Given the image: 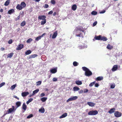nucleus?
Segmentation results:
<instances>
[{"label": "nucleus", "mask_w": 122, "mask_h": 122, "mask_svg": "<svg viewBox=\"0 0 122 122\" xmlns=\"http://www.w3.org/2000/svg\"><path fill=\"white\" fill-rule=\"evenodd\" d=\"M82 68L83 70L85 71V76H89L92 75V73L88 68L85 67H83Z\"/></svg>", "instance_id": "nucleus-1"}, {"label": "nucleus", "mask_w": 122, "mask_h": 122, "mask_svg": "<svg viewBox=\"0 0 122 122\" xmlns=\"http://www.w3.org/2000/svg\"><path fill=\"white\" fill-rule=\"evenodd\" d=\"M86 43L84 41V43H81L78 46L79 48L80 49H82L87 47L86 45Z\"/></svg>", "instance_id": "nucleus-2"}, {"label": "nucleus", "mask_w": 122, "mask_h": 122, "mask_svg": "<svg viewBox=\"0 0 122 122\" xmlns=\"http://www.w3.org/2000/svg\"><path fill=\"white\" fill-rule=\"evenodd\" d=\"M98 112L96 110L91 111L88 113V114L90 115H95L98 114Z\"/></svg>", "instance_id": "nucleus-3"}, {"label": "nucleus", "mask_w": 122, "mask_h": 122, "mask_svg": "<svg viewBox=\"0 0 122 122\" xmlns=\"http://www.w3.org/2000/svg\"><path fill=\"white\" fill-rule=\"evenodd\" d=\"M16 109H15V107L14 106H12V107L8 109L7 111V114H9L14 112Z\"/></svg>", "instance_id": "nucleus-4"}, {"label": "nucleus", "mask_w": 122, "mask_h": 122, "mask_svg": "<svg viewBox=\"0 0 122 122\" xmlns=\"http://www.w3.org/2000/svg\"><path fill=\"white\" fill-rule=\"evenodd\" d=\"M78 98V97L76 96H73L68 99L66 101L67 102H68L71 101L75 100Z\"/></svg>", "instance_id": "nucleus-5"}, {"label": "nucleus", "mask_w": 122, "mask_h": 122, "mask_svg": "<svg viewBox=\"0 0 122 122\" xmlns=\"http://www.w3.org/2000/svg\"><path fill=\"white\" fill-rule=\"evenodd\" d=\"M115 116L117 117H120L122 115L121 113L118 111H116L114 113Z\"/></svg>", "instance_id": "nucleus-6"}, {"label": "nucleus", "mask_w": 122, "mask_h": 122, "mask_svg": "<svg viewBox=\"0 0 122 122\" xmlns=\"http://www.w3.org/2000/svg\"><path fill=\"white\" fill-rule=\"evenodd\" d=\"M24 47V45L23 44H20L18 45V47L16 48V50H19L22 49Z\"/></svg>", "instance_id": "nucleus-7"}, {"label": "nucleus", "mask_w": 122, "mask_h": 122, "mask_svg": "<svg viewBox=\"0 0 122 122\" xmlns=\"http://www.w3.org/2000/svg\"><path fill=\"white\" fill-rule=\"evenodd\" d=\"M118 68V66L117 65H115L113 66L112 69V70L113 71H115L117 70Z\"/></svg>", "instance_id": "nucleus-8"}, {"label": "nucleus", "mask_w": 122, "mask_h": 122, "mask_svg": "<svg viewBox=\"0 0 122 122\" xmlns=\"http://www.w3.org/2000/svg\"><path fill=\"white\" fill-rule=\"evenodd\" d=\"M87 104L89 106L91 107L94 106L95 104L94 103L90 102H88L87 103Z\"/></svg>", "instance_id": "nucleus-9"}, {"label": "nucleus", "mask_w": 122, "mask_h": 122, "mask_svg": "<svg viewBox=\"0 0 122 122\" xmlns=\"http://www.w3.org/2000/svg\"><path fill=\"white\" fill-rule=\"evenodd\" d=\"M46 16L44 15H41L39 16H38V18L39 19L41 20H43L45 19H46Z\"/></svg>", "instance_id": "nucleus-10"}, {"label": "nucleus", "mask_w": 122, "mask_h": 122, "mask_svg": "<svg viewBox=\"0 0 122 122\" xmlns=\"http://www.w3.org/2000/svg\"><path fill=\"white\" fill-rule=\"evenodd\" d=\"M50 71L52 73H55L57 72V69L56 68L52 69L50 70Z\"/></svg>", "instance_id": "nucleus-11"}, {"label": "nucleus", "mask_w": 122, "mask_h": 122, "mask_svg": "<svg viewBox=\"0 0 122 122\" xmlns=\"http://www.w3.org/2000/svg\"><path fill=\"white\" fill-rule=\"evenodd\" d=\"M115 110V108H112L108 111V112L110 114H112L114 112Z\"/></svg>", "instance_id": "nucleus-12"}, {"label": "nucleus", "mask_w": 122, "mask_h": 122, "mask_svg": "<svg viewBox=\"0 0 122 122\" xmlns=\"http://www.w3.org/2000/svg\"><path fill=\"white\" fill-rule=\"evenodd\" d=\"M29 94V93L28 92H24L22 93L21 95L23 97H25Z\"/></svg>", "instance_id": "nucleus-13"}, {"label": "nucleus", "mask_w": 122, "mask_h": 122, "mask_svg": "<svg viewBox=\"0 0 122 122\" xmlns=\"http://www.w3.org/2000/svg\"><path fill=\"white\" fill-rule=\"evenodd\" d=\"M67 114L66 113H63L61 116L59 117L60 118H64L67 116Z\"/></svg>", "instance_id": "nucleus-14"}, {"label": "nucleus", "mask_w": 122, "mask_h": 122, "mask_svg": "<svg viewBox=\"0 0 122 122\" xmlns=\"http://www.w3.org/2000/svg\"><path fill=\"white\" fill-rule=\"evenodd\" d=\"M20 6V5L18 4L16 7V9L19 10H21L23 8Z\"/></svg>", "instance_id": "nucleus-15"}, {"label": "nucleus", "mask_w": 122, "mask_h": 122, "mask_svg": "<svg viewBox=\"0 0 122 122\" xmlns=\"http://www.w3.org/2000/svg\"><path fill=\"white\" fill-rule=\"evenodd\" d=\"M80 89L77 86H75L73 88V90L74 92L78 91L80 90Z\"/></svg>", "instance_id": "nucleus-16"}, {"label": "nucleus", "mask_w": 122, "mask_h": 122, "mask_svg": "<svg viewBox=\"0 0 122 122\" xmlns=\"http://www.w3.org/2000/svg\"><path fill=\"white\" fill-rule=\"evenodd\" d=\"M101 36L99 35L98 36H96L94 38L95 39L97 40H101Z\"/></svg>", "instance_id": "nucleus-17"}, {"label": "nucleus", "mask_w": 122, "mask_h": 122, "mask_svg": "<svg viewBox=\"0 0 122 122\" xmlns=\"http://www.w3.org/2000/svg\"><path fill=\"white\" fill-rule=\"evenodd\" d=\"M71 8L72 10L75 11L77 8V6L76 5L74 4L72 6Z\"/></svg>", "instance_id": "nucleus-18"}, {"label": "nucleus", "mask_w": 122, "mask_h": 122, "mask_svg": "<svg viewBox=\"0 0 122 122\" xmlns=\"http://www.w3.org/2000/svg\"><path fill=\"white\" fill-rule=\"evenodd\" d=\"M20 5H21V6L22 7V8L25 7L26 5L25 3L24 2H22L21 3Z\"/></svg>", "instance_id": "nucleus-19"}, {"label": "nucleus", "mask_w": 122, "mask_h": 122, "mask_svg": "<svg viewBox=\"0 0 122 122\" xmlns=\"http://www.w3.org/2000/svg\"><path fill=\"white\" fill-rule=\"evenodd\" d=\"M76 83L78 85H80L82 84V83L81 81L77 80L75 81Z\"/></svg>", "instance_id": "nucleus-20"}, {"label": "nucleus", "mask_w": 122, "mask_h": 122, "mask_svg": "<svg viewBox=\"0 0 122 122\" xmlns=\"http://www.w3.org/2000/svg\"><path fill=\"white\" fill-rule=\"evenodd\" d=\"M57 33L56 31L53 34L52 36V38L53 39H54L55 38L57 35Z\"/></svg>", "instance_id": "nucleus-21"}, {"label": "nucleus", "mask_w": 122, "mask_h": 122, "mask_svg": "<svg viewBox=\"0 0 122 122\" xmlns=\"http://www.w3.org/2000/svg\"><path fill=\"white\" fill-rule=\"evenodd\" d=\"M22 109L25 111L26 109L27 106L25 103H24L22 106Z\"/></svg>", "instance_id": "nucleus-22"}, {"label": "nucleus", "mask_w": 122, "mask_h": 122, "mask_svg": "<svg viewBox=\"0 0 122 122\" xmlns=\"http://www.w3.org/2000/svg\"><path fill=\"white\" fill-rule=\"evenodd\" d=\"M14 53L13 52L11 53L10 54H8L7 56V57L9 58H11L12 56Z\"/></svg>", "instance_id": "nucleus-23"}, {"label": "nucleus", "mask_w": 122, "mask_h": 122, "mask_svg": "<svg viewBox=\"0 0 122 122\" xmlns=\"http://www.w3.org/2000/svg\"><path fill=\"white\" fill-rule=\"evenodd\" d=\"M103 77L102 76H99L96 79L97 81H101L102 80Z\"/></svg>", "instance_id": "nucleus-24"}, {"label": "nucleus", "mask_w": 122, "mask_h": 122, "mask_svg": "<svg viewBox=\"0 0 122 122\" xmlns=\"http://www.w3.org/2000/svg\"><path fill=\"white\" fill-rule=\"evenodd\" d=\"M113 48V46L110 44H108L107 47V48L109 50H111Z\"/></svg>", "instance_id": "nucleus-25"}, {"label": "nucleus", "mask_w": 122, "mask_h": 122, "mask_svg": "<svg viewBox=\"0 0 122 122\" xmlns=\"http://www.w3.org/2000/svg\"><path fill=\"white\" fill-rule=\"evenodd\" d=\"M107 38L104 37V36H102L101 37V40L103 41H107Z\"/></svg>", "instance_id": "nucleus-26"}, {"label": "nucleus", "mask_w": 122, "mask_h": 122, "mask_svg": "<svg viewBox=\"0 0 122 122\" xmlns=\"http://www.w3.org/2000/svg\"><path fill=\"white\" fill-rule=\"evenodd\" d=\"M37 56V55L36 54H34L33 55H31L30 56V58H34L35 57Z\"/></svg>", "instance_id": "nucleus-27"}, {"label": "nucleus", "mask_w": 122, "mask_h": 122, "mask_svg": "<svg viewBox=\"0 0 122 122\" xmlns=\"http://www.w3.org/2000/svg\"><path fill=\"white\" fill-rule=\"evenodd\" d=\"M115 84L111 83L110 84V88L112 89H113L115 88Z\"/></svg>", "instance_id": "nucleus-28"}, {"label": "nucleus", "mask_w": 122, "mask_h": 122, "mask_svg": "<svg viewBox=\"0 0 122 122\" xmlns=\"http://www.w3.org/2000/svg\"><path fill=\"white\" fill-rule=\"evenodd\" d=\"M10 2V0H7L5 3L4 5L6 6L8 5Z\"/></svg>", "instance_id": "nucleus-29"}, {"label": "nucleus", "mask_w": 122, "mask_h": 122, "mask_svg": "<svg viewBox=\"0 0 122 122\" xmlns=\"http://www.w3.org/2000/svg\"><path fill=\"white\" fill-rule=\"evenodd\" d=\"M39 111L41 113H44L45 112V110L44 108H41L39 110Z\"/></svg>", "instance_id": "nucleus-30"}, {"label": "nucleus", "mask_w": 122, "mask_h": 122, "mask_svg": "<svg viewBox=\"0 0 122 122\" xmlns=\"http://www.w3.org/2000/svg\"><path fill=\"white\" fill-rule=\"evenodd\" d=\"M47 99V98L46 97H43L41 98V100L43 102H45Z\"/></svg>", "instance_id": "nucleus-31"}, {"label": "nucleus", "mask_w": 122, "mask_h": 122, "mask_svg": "<svg viewBox=\"0 0 122 122\" xmlns=\"http://www.w3.org/2000/svg\"><path fill=\"white\" fill-rule=\"evenodd\" d=\"M14 10L13 9H11L10 10L8 11V13L9 14H11L12 13L14 12Z\"/></svg>", "instance_id": "nucleus-32"}, {"label": "nucleus", "mask_w": 122, "mask_h": 122, "mask_svg": "<svg viewBox=\"0 0 122 122\" xmlns=\"http://www.w3.org/2000/svg\"><path fill=\"white\" fill-rule=\"evenodd\" d=\"M16 84H14L12 86L10 87V89L11 90H13L14 88H15V87L16 86Z\"/></svg>", "instance_id": "nucleus-33"}, {"label": "nucleus", "mask_w": 122, "mask_h": 122, "mask_svg": "<svg viewBox=\"0 0 122 122\" xmlns=\"http://www.w3.org/2000/svg\"><path fill=\"white\" fill-rule=\"evenodd\" d=\"M21 104V103L20 102H17L16 103V104L17 107H19Z\"/></svg>", "instance_id": "nucleus-34"}, {"label": "nucleus", "mask_w": 122, "mask_h": 122, "mask_svg": "<svg viewBox=\"0 0 122 122\" xmlns=\"http://www.w3.org/2000/svg\"><path fill=\"white\" fill-rule=\"evenodd\" d=\"M39 91V89H37L34 91L33 92V94H35L37 93Z\"/></svg>", "instance_id": "nucleus-35"}, {"label": "nucleus", "mask_w": 122, "mask_h": 122, "mask_svg": "<svg viewBox=\"0 0 122 122\" xmlns=\"http://www.w3.org/2000/svg\"><path fill=\"white\" fill-rule=\"evenodd\" d=\"M73 65L75 66H76L78 65V63L77 62L75 61L73 62Z\"/></svg>", "instance_id": "nucleus-36"}, {"label": "nucleus", "mask_w": 122, "mask_h": 122, "mask_svg": "<svg viewBox=\"0 0 122 122\" xmlns=\"http://www.w3.org/2000/svg\"><path fill=\"white\" fill-rule=\"evenodd\" d=\"M31 52V51L30 50H28L25 52V54L26 55H28L30 54Z\"/></svg>", "instance_id": "nucleus-37"}, {"label": "nucleus", "mask_w": 122, "mask_h": 122, "mask_svg": "<svg viewBox=\"0 0 122 122\" xmlns=\"http://www.w3.org/2000/svg\"><path fill=\"white\" fill-rule=\"evenodd\" d=\"M97 12L95 11H93L91 12V14L93 15H97Z\"/></svg>", "instance_id": "nucleus-38"}, {"label": "nucleus", "mask_w": 122, "mask_h": 122, "mask_svg": "<svg viewBox=\"0 0 122 122\" xmlns=\"http://www.w3.org/2000/svg\"><path fill=\"white\" fill-rule=\"evenodd\" d=\"M46 23V20L45 19L44 20H43L41 21V25H43L45 24Z\"/></svg>", "instance_id": "nucleus-39"}, {"label": "nucleus", "mask_w": 122, "mask_h": 122, "mask_svg": "<svg viewBox=\"0 0 122 122\" xmlns=\"http://www.w3.org/2000/svg\"><path fill=\"white\" fill-rule=\"evenodd\" d=\"M41 36H40L38 37H37L36 38L35 40L36 41H38L39 40H40L41 39Z\"/></svg>", "instance_id": "nucleus-40"}, {"label": "nucleus", "mask_w": 122, "mask_h": 122, "mask_svg": "<svg viewBox=\"0 0 122 122\" xmlns=\"http://www.w3.org/2000/svg\"><path fill=\"white\" fill-rule=\"evenodd\" d=\"M33 117V115L32 114H30L27 117V118L28 119L30 118Z\"/></svg>", "instance_id": "nucleus-41"}, {"label": "nucleus", "mask_w": 122, "mask_h": 122, "mask_svg": "<svg viewBox=\"0 0 122 122\" xmlns=\"http://www.w3.org/2000/svg\"><path fill=\"white\" fill-rule=\"evenodd\" d=\"M41 81H38L36 82V85L37 86L40 85L41 84Z\"/></svg>", "instance_id": "nucleus-42"}, {"label": "nucleus", "mask_w": 122, "mask_h": 122, "mask_svg": "<svg viewBox=\"0 0 122 122\" xmlns=\"http://www.w3.org/2000/svg\"><path fill=\"white\" fill-rule=\"evenodd\" d=\"M25 21H23L21 23L20 25L21 26H23L25 25Z\"/></svg>", "instance_id": "nucleus-43"}, {"label": "nucleus", "mask_w": 122, "mask_h": 122, "mask_svg": "<svg viewBox=\"0 0 122 122\" xmlns=\"http://www.w3.org/2000/svg\"><path fill=\"white\" fill-rule=\"evenodd\" d=\"M32 41V39L31 38H29L28 39L27 42L28 43H30Z\"/></svg>", "instance_id": "nucleus-44"}, {"label": "nucleus", "mask_w": 122, "mask_h": 122, "mask_svg": "<svg viewBox=\"0 0 122 122\" xmlns=\"http://www.w3.org/2000/svg\"><path fill=\"white\" fill-rule=\"evenodd\" d=\"M55 1L54 0H51V3L53 5L55 4Z\"/></svg>", "instance_id": "nucleus-45"}, {"label": "nucleus", "mask_w": 122, "mask_h": 122, "mask_svg": "<svg viewBox=\"0 0 122 122\" xmlns=\"http://www.w3.org/2000/svg\"><path fill=\"white\" fill-rule=\"evenodd\" d=\"M5 84V83L4 82H2L0 84V88L2 86Z\"/></svg>", "instance_id": "nucleus-46"}, {"label": "nucleus", "mask_w": 122, "mask_h": 122, "mask_svg": "<svg viewBox=\"0 0 122 122\" xmlns=\"http://www.w3.org/2000/svg\"><path fill=\"white\" fill-rule=\"evenodd\" d=\"M84 93L87 92L88 91V90L86 89H85L84 90Z\"/></svg>", "instance_id": "nucleus-47"}, {"label": "nucleus", "mask_w": 122, "mask_h": 122, "mask_svg": "<svg viewBox=\"0 0 122 122\" xmlns=\"http://www.w3.org/2000/svg\"><path fill=\"white\" fill-rule=\"evenodd\" d=\"M97 21H95L93 23V26H95L97 24Z\"/></svg>", "instance_id": "nucleus-48"}, {"label": "nucleus", "mask_w": 122, "mask_h": 122, "mask_svg": "<svg viewBox=\"0 0 122 122\" xmlns=\"http://www.w3.org/2000/svg\"><path fill=\"white\" fill-rule=\"evenodd\" d=\"M12 42V40L11 39L9 40L8 42V43L9 44H11Z\"/></svg>", "instance_id": "nucleus-49"}, {"label": "nucleus", "mask_w": 122, "mask_h": 122, "mask_svg": "<svg viewBox=\"0 0 122 122\" xmlns=\"http://www.w3.org/2000/svg\"><path fill=\"white\" fill-rule=\"evenodd\" d=\"M45 94L44 93H42L40 94V97H43L45 96Z\"/></svg>", "instance_id": "nucleus-50"}, {"label": "nucleus", "mask_w": 122, "mask_h": 122, "mask_svg": "<svg viewBox=\"0 0 122 122\" xmlns=\"http://www.w3.org/2000/svg\"><path fill=\"white\" fill-rule=\"evenodd\" d=\"M44 7L45 8H47L48 7L49 5L48 4H45Z\"/></svg>", "instance_id": "nucleus-51"}, {"label": "nucleus", "mask_w": 122, "mask_h": 122, "mask_svg": "<svg viewBox=\"0 0 122 122\" xmlns=\"http://www.w3.org/2000/svg\"><path fill=\"white\" fill-rule=\"evenodd\" d=\"M106 12V10H103V11L100 12V14H103L105 13Z\"/></svg>", "instance_id": "nucleus-52"}, {"label": "nucleus", "mask_w": 122, "mask_h": 122, "mask_svg": "<svg viewBox=\"0 0 122 122\" xmlns=\"http://www.w3.org/2000/svg\"><path fill=\"white\" fill-rule=\"evenodd\" d=\"M53 80L54 81H57V79L56 78H54L53 79Z\"/></svg>", "instance_id": "nucleus-53"}, {"label": "nucleus", "mask_w": 122, "mask_h": 122, "mask_svg": "<svg viewBox=\"0 0 122 122\" xmlns=\"http://www.w3.org/2000/svg\"><path fill=\"white\" fill-rule=\"evenodd\" d=\"M83 92V90H81L80 91H79L78 92L80 94H81Z\"/></svg>", "instance_id": "nucleus-54"}, {"label": "nucleus", "mask_w": 122, "mask_h": 122, "mask_svg": "<svg viewBox=\"0 0 122 122\" xmlns=\"http://www.w3.org/2000/svg\"><path fill=\"white\" fill-rule=\"evenodd\" d=\"M20 18V16L19 15V16H17V17L15 18V20H19V19Z\"/></svg>", "instance_id": "nucleus-55"}, {"label": "nucleus", "mask_w": 122, "mask_h": 122, "mask_svg": "<svg viewBox=\"0 0 122 122\" xmlns=\"http://www.w3.org/2000/svg\"><path fill=\"white\" fill-rule=\"evenodd\" d=\"M33 100V98H30L28 100V101L30 102H31Z\"/></svg>", "instance_id": "nucleus-56"}, {"label": "nucleus", "mask_w": 122, "mask_h": 122, "mask_svg": "<svg viewBox=\"0 0 122 122\" xmlns=\"http://www.w3.org/2000/svg\"><path fill=\"white\" fill-rule=\"evenodd\" d=\"M53 12L51 10L48 13V14L50 15L51 14L53 13Z\"/></svg>", "instance_id": "nucleus-57"}, {"label": "nucleus", "mask_w": 122, "mask_h": 122, "mask_svg": "<svg viewBox=\"0 0 122 122\" xmlns=\"http://www.w3.org/2000/svg\"><path fill=\"white\" fill-rule=\"evenodd\" d=\"M99 86V84L97 83H96L95 84V86L96 87H98Z\"/></svg>", "instance_id": "nucleus-58"}, {"label": "nucleus", "mask_w": 122, "mask_h": 122, "mask_svg": "<svg viewBox=\"0 0 122 122\" xmlns=\"http://www.w3.org/2000/svg\"><path fill=\"white\" fill-rule=\"evenodd\" d=\"M94 84L92 82L89 85V86H90L91 87Z\"/></svg>", "instance_id": "nucleus-59"}, {"label": "nucleus", "mask_w": 122, "mask_h": 122, "mask_svg": "<svg viewBox=\"0 0 122 122\" xmlns=\"http://www.w3.org/2000/svg\"><path fill=\"white\" fill-rule=\"evenodd\" d=\"M81 32L78 35H76V36H78L79 37H80L81 36Z\"/></svg>", "instance_id": "nucleus-60"}, {"label": "nucleus", "mask_w": 122, "mask_h": 122, "mask_svg": "<svg viewBox=\"0 0 122 122\" xmlns=\"http://www.w3.org/2000/svg\"><path fill=\"white\" fill-rule=\"evenodd\" d=\"M14 97L15 98L17 99L18 100L19 99V98L17 97L16 96H14Z\"/></svg>", "instance_id": "nucleus-61"}, {"label": "nucleus", "mask_w": 122, "mask_h": 122, "mask_svg": "<svg viewBox=\"0 0 122 122\" xmlns=\"http://www.w3.org/2000/svg\"><path fill=\"white\" fill-rule=\"evenodd\" d=\"M5 50V48L3 47H1L0 49V50L1 51H3Z\"/></svg>", "instance_id": "nucleus-62"}, {"label": "nucleus", "mask_w": 122, "mask_h": 122, "mask_svg": "<svg viewBox=\"0 0 122 122\" xmlns=\"http://www.w3.org/2000/svg\"><path fill=\"white\" fill-rule=\"evenodd\" d=\"M45 33H43V34L42 35H41V36H41V37H43V36L45 35Z\"/></svg>", "instance_id": "nucleus-63"}, {"label": "nucleus", "mask_w": 122, "mask_h": 122, "mask_svg": "<svg viewBox=\"0 0 122 122\" xmlns=\"http://www.w3.org/2000/svg\"><path fill=\"white\" fill-rule=\"evenodd\" d=\"M56 14V12H55L53 14V16H55V15Z\"/></svg>", "instance_id": "nucleus-64"}]
</instances>
